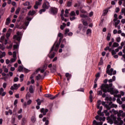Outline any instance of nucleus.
<instances>
[{
	"mask_svg": "<svg viewBox=\"0 0 125 125\" xmlns=\"http://www.w3.org/2000/svg\"><path fill=\"white\" fill-rule=\"evenodd\" d=\"M55 45H56V47H55ZM60 45V43H58L56 42H55L54 44V45H53V46L51 47V49L50 51V55L49 56V57L50 58V59H53V58H54L55 56V52H53V51H57V48H58V47H59ZM53 52V53H52Z\"/></svg>",
	"mask_w": 125,
	"mask_h": 125,
	"instance_id": "nucleus-1",
	"label": "nucleus"
},
{
	"mask_svg": "<svg viewBox=\"0 0 125 125\" xmlns=\"http://www.w3.org/2000/svg\"><path fill=\"white\" fill-rule=\"evenodd\" d=\"M50 7V4L49 2H48V1H47V0H45L42 5V9H41L39 11L40 14H42L43 12H45L46 10L49 9Z\"/></svg>",
	"mask_w": 125,
	"mask_h": 125,
	"instance_id": "nucleus-2",
	"label": "nucleus"
},
{
	"mask_svg": "<svg viewBox=\"0 0 125 125\" xmlns=\"http://www.w3.org/2000/svg\"><path fill=\"white\" fill-rule=\"evenodd\" d=\"M107 92H109L111 95L114 94V88L113 86V83H109L107 84Z\"/></svg>",
	"mask_w": 125,
	"mask_h": 125,
	"instance_id": "nucleus-3",
	"label": "nucleus"
},
{
	"mask_svg": "<svg viewBox=\"0 0 125 125\" xmlns=\"http://www.w3.org/2000/svg\"><path fill=\"white\" fill-rule=\"evenodd\" d=\"M104 84V87H103V88L104 89V91H103V95H102V97L103 98H106V93H107V92H108V88H107V86H108V85L107 84Z\"/></svg>",
	"mask_w": 125,
	"mask_h": 125,
	"instance_id": "nucleus-4",
	"label": "nucleus"
},
{
	"mask_svg": "<svg viewBox=\"0 0 125 125\" xmlns=\"http://www.w3.org/2000/svg\"><path fill=\"white\" fill-rule=\"evenodd\" d=\"M113 120L114 121V124H115L116 125L118 124V125H122L124 123L123 121H122L121 118L119 117L117 118V121L116 118H114Z\"/></svg>",
	"mask_w": 125,
	"mask_h": 125,
	"instance_id": "nucleus-5",
	"label": "nucleus"
},
{
	"mask_svg": "<svg viewBox=\"0 0 125 125\" xmlns=\"http://www.w3.org/2000/svg\"><path fill=\"white\" fill-rule=\"evenodd\" d=\"M60 93H58V94H56L55 96H53L52 94H45V97H47L48 98H50L51 100H54L56 98L58 97Z\"/></svg>",
	"mask_w": 125,
	"mask_h": 125,
	"instance_id": "nucleus-6",
	"label": "nucleus"
},
{
	"mask_svg": "<svg viewBox=\"0 0 125 125\" xmlns=\"http://www.w3.org/2000/svg\"><path fill=\"white\" fill-rule=\"evenodd\" d=\"M104 85H103V83L101 84L100 86L101 90L100 91H97L98 95H100L101 96H103V91H105L104 90Z\"/></svg>",
	"mask_w": 125,
	"mask_h": 125,
	"instance_id": "nucleus-7",
	"label": "nucleus"
},
{
	"mask_svg": "<svg viewBox=\"0 0 125 125\" xmlns=\"http://www.w3.org/2000/svg\"><path fill=\"white\" fill-rule=\"evenodd\" d=\"M58 11V10L57 8L52 7L51 8L50 14H51L52 15H57Z\"/></svg>",
	"mask_w": 125,
	"mask_h": 125,
	"instance_id": "nucleus-8",
	"label": "nucleus"
},
{
	"mask_svg": "<svg viewBox=\"0 0 125 125\" xmlns=\"http://www.w3.org/2000/svg\"><path fill=\"white\" fill-rule=\"evenodd\" d=\"M49 110L48 109H44V108H42L41 110V112L42 113L43 116H45L46 115V113H48Z\"/></svg>",
	"mask_w": 125,
	"mask_h": 125,
	"instance_id": "nucleus-9",
	"label": "nucleus"
},
{
	"mask_svg": "<svg viewBox=\"0 0 125 125\" xmlns=\"http://www.w3.org/2000/svg\"><path fill=\"white\" fill-rule=\"evenodd\" d=\"M35 87V86H33V85H30L29 86V91L30 93H34V88Z\"/></svg>",
	"mask_w": 125,
	"mask_h": 125,
	"instance_id": "nucleus-10",
	"label": "nucleus"
},
{
	"mask_svg": "<svg viewBox=\"0 0 125 125\" xmlns=\"http://www.w3.org/2000/svg\"><path fill=\"white\" fill-rule=\"evenodd\" d=\"M83 27V24L82 23H80L78 25V29L77 30V33H80L81 30H82Z\"/></svg>",
	"mask_w": 125,
	"mask_h": 125,
	"instance_id": "nucleus-11",
	"label": "nucleus"
},
{
	"mask_svg": "<svg viewBox=\"0 0 125 125\" xmlns=\"http://www.w3.org/2000/svg\"><path fill=\"white\" fill-rule=\"evenodd\" d=\"M102 104L103 106H104L107 110H111L110 107H109L108 105L107 104H106L105 102H102Z\"/></svg>",
	"mask_w": 125,
	"mask_h": 125,
	"instance_id": "nucleus-12",
	"label": "nucleus"
},
{
	"mask_svg": "<svg viewBox=\"0 0 125 125\" xmlns=\"http://www.w3.org/2000/svg\"><path fill=\"white\" fill-rule=\"evenodd\" d=\"M114 70V68H113L112 67H111V68H110V70H106V73H108V74L109 75H112V72Z\"/></svg>",
	"mask_w": 125,
	"mask_h": 125,
	"instance_id": "nucleus-13",
	"label": "nucleus"
},
{
	"mask_svg": "<svg viewBox=\"0 0 125 125\" xmlns=\"http://www.w3.org/2000/svg\"><path fill=\"white\" fill-rule=\"evenodd\" d=\"M51 71V72H55L56 71V65L55 64H54L53 66H52Z\"/></svg>",
	"mask_w": 125,
	"mask_h": 125,
	"instance_id": "nucleus-14",
	"label": "nucleus"
},
{
	"mask_svg": "<svg viewBox=\"0 0 125 125\" xmlns=\"http://www.w3.org/2000/svg\"><path fill=\"white\" fill-rule=\"evenodd\" d=\"M11 22V17H9L6 19V21L5 22V24L6 25H9V23H10Z\"/></svg>",
	"mask_w": 125,
	"mask_h": 125,
	"instance_id": "nucleus-15",
	"label": "nucleus"
},
{
	"mask_svg": "<svg viewBox=\"0 0 125 125\" xmlns=\"http://www.w3.org/2000/svg\"><path fill=\"white\" fill-rule=\"evenodd\" d=\"M83 25L84 26V27L85 28H86V27H87L88 23L87 22V21H85L83 20Z\"/></svg>",
	"mask_w": 125,
	"mask_h": 125,
	"instance_id": "nucleus-16",
	"label": "nucleus"
},
{
	"mask_svg": "<svg viewBox=\"0 0 125 125\" xmlns=\"http://www.w3.org/2000/svg\"><path fill=\"white\" fill-rule=\"evenodd\" d=\"M14 89L17 90V89H18V88L20 87V84H18V85L17 83H15V84H14Z\"/></svg>",
	"mask_w": 125,
	"mask_h": 125,
	"instance_id": "nucleus-17",
	"label": "nucleus"
},
{
	"mask_svg": "<svg viewBox=\"0 0 125 125\" xmlns=\"http://www.w3.org/2000/svg\"><path fill=\"white\" fill-rule=\"evenodd\" d=\"M35 14H36L35 11H29L28 15V16H33Z\"/></svg>",
	"mask_w": 125,
	"mask_h": 125,
	"instance_id": "nucleus-18",
	"label": "nucleus"
},
{
	"mask_svg": "<svg viewBox=\"0 0 125 125\" xmlns=\"http://www.w3.org/2000/svg\"><path fill=\"white\" fill-rule=\"evenodd\" d=\"M111 34L110 32H108L107 33V37H106V39L108 41H109V40H111Z\"/></svg>",
	"mask_w": 125,
	"mask_h": 125,
	"instance_id": "nucleus-19",
	"label": "nucleus"
},
{
	"mask_svg": "<svg viewBox=\"0 0 125 125\" xmlns=\"http://www.w3.org/2000/svg\"><path fill=\"white\" fill-rule=\"evenodd\" d=\"M70 31V29L69 28H66L64 32V36H66L68 35V33Z\"/></svg>",
	"mask_w": 125,
	"mask_h": 125,
	"instance_id": "nucleus-20",
	"label": "nucleus"
},
{
	"mask_svg": "<svg viewBox=\"0 0 125 125\" xmlns=\"http://www.w3.org/2000/svg\"><path fill=\"white\" fill-rule=\"evenodd\" d=\"M0 56H2V58H3V57H4L5 56H6V52H2V51L0 50Z\"/></svg>",
	"mask_w": 125,
	"mask_h": 125,
	"instance_id": "nucleus-21",
	"label": "nucleus"
},
{
	"mask_svg": "<svg viewBox=\"0 0 125 125\" xmlns=\"http://www.w3.org/2000/svg\"><path fill=\"white\" fill-rule=\"evenodd\" d=\"M118 46H119V44L117 42H114L113 45H112V47H118Z\"/></svg>",
	"mask_w": 125,
	"mask_h": 125,
	"instance_id": "nucleus-22",
	"label": "nucleus"
},
{
	"mask_svg": "<svg viewBox=\"0 0 125 125\" xmlns=\"http://www.w3.org/2000/svg\"><path fill=\"white\" fill-rule=\"evenodd\" d=\"M14 38H17V40H18V41H20V40L21 39V37L17 36V35H14Z\"/></svg>",
	"mask_w": 125,
	"mask_h": 125,
	"instance_id": "nucleus-23",
	"label": "nucleus"
},
{
	"mask_svg": "<svg viewBox=\"0 0 125 125\" xmlns=\"http://www.w3.org/2000/svg\"><path fill=\"white\" fill-rule=\"evenodd\" d=\"M24 67L23 66H22V65H19V67H18V70L19 71H22V70H23Z\"/></svg>",
	"mask_w": 125,
	"mask_h": 125,
	"instance_id": "nucleus-24",
	"label": "nucleus"
},
{
	"mask_svg": "<svg viewBox=\"0 0 125 125\" xmlns=\"http://www.w3.org/2000/svg\"><path fill=\"white\" fill-rule=\"evenodd\" d=\"M92 33V30L91 29H90V28H88L87 30H86V34H90Z\"/></svg>",
	"mask_w": 125,
	"mask_h": 125,
	"instance_id": "nucleus-25",
	"label": "nucleus"
},
{
	"mask_svg": "<svg viewBox=\"0 0 125 125\" xmlns=\"http://www.w3.org/2000/svg\"><path fill=\"white\" fill-rule=\"evenodd\" d=\"M108 12V9L104 10V12H103V16H106V15H107Z\"/></svg>",
	"mask_w": 125,
	"mask_h": 125,
	"instance_id": "nucleus-26",
	"label": "nucleus"
},
{
	"mask_svg": "<svg viewBox=\"0 0 125 125\" xmlns=\"http://www.w3.org/2000/svg\"><path fill=\"white\" fill-rule=\"evenodd\" d=\"M41 77H42V75L40 74H38V75H37L36 76L37 81H39V80H40Z\"/></svg>",
	"mask_w": 125,
	"mask_h": 125,
	"instance_id": "nucleus-27",
	"label": "nucleus"
},
{
	"mask_svg": "<svg viewBox=\"0 0 125 125\" xmlns=\"http://www.w3.org/2000/svg\"><path fill=\"white\" fill-rule=\"evenodd\" d=\"M20 10H21V8L19 7L18 9H17V10H16V14L17 15H18V14H19Z\"/></svg>",
	"mask_w": 125,
	"mask_h": 125,
	"instance_id": "nucleus-28",
	"label": "nucleus"
},
{
	"mask_svg": "<svg viewBox=\"0 0 125 125\" xmlns=\"http://www.w3.org/2000/svg\"><path fill=\"white\" fill-rule=\"evenodd\" d=\"M120 20L117 19V21H116V22L115 23V27H117L118 24H119V23H120Z\"/></svg>",
	"mask_w": 125,
	"mask_h": 125,
	"instance_id": "nucleus-29",
	"label": "nucleus"
},
{
	"mask_svg": "<svg viewBox=\"0 0 125 125\" xmlns=\"http://www.w3.org/2000/svg\"><path fill=\"white\" fill-rule=\"evenodd\" d=\"M15 120H16V118H12V119H11V123L14 125L15 124Z\"/></svg>",
	"mask_w": 125,
	"mask_h": 125,
	"instance_id": "nucleus-30",
	"label": "nucleus"
},
{
	"mask_svg": "<svg viewBox=\"0 0 125 125\" xmlns=\"http://www.w3.org/2000/svg\"><path fill=\"white\" fill-rule=\"evenodd\" d=\"M3 91H4V90L3 88H2V87H1V88H0V95L2 96V92H3Z\"/></svg>",
	"mask_w": 125,
	"mask_h": 125,
	"instance_id": "nucleus-31",
	"label": "nucleus"
},
{
	"mask_svg": "<svg viewBox=\"0 0 125 125\" xmlns=\"http://www.w3.org/2000/svg\"><path fill=\"white\" fill-rule=\"evenodd\" d=\"M36 102H37L38 105L39 106H40V105H41V101H40V99H37V100H36Z\"/></svg>",
	"mask_w": 125,
	"mask_h": 125,
	"instance_id": "nucleus-32",
	"label": "nucleus"
},
{
	"mask_svg": "<svg viewBox=\"0 0 125 125\" xmlns=\"http://www.w3.org/2000/svg\"><path fill=\"white\" fill-rule=\"evenodd\" d=\"M31 121H32V123H35V122H36V118H35V117H34V116L32 117Z\"/></svg>",
	"mask_w": 125,
	"mask_h": 125,
	"instance_id": "nucleus-33",
	"label": "nucleus"
},
{
	"mask_svg": "<svg viewBox=\"0 0 125 125\" xmlns=\"http://www.w3.org/2000/svg\"><path fill=\"white\" fill-rule=\"evenodd\" d=\"M17 55V53L16 51H14V52H13V58L14 59H15V58H16Z\"/></svg>",
	"mask_w": 125,
	"mask_h": 125,
	"instance_id": "nucleus-34",
	"label": "nucleus"
},
{
	"mask_svg": "<svg viewBox=\"0 0 125 125\" xmlns=\"http://www.w3.org/2000/svg\"><path fill=\"white\" fill-rule=\"evenodd\" d=\"M72 2H71V1H68V2H67V7H71L72 5Z\"/></svg>",
	"mask_w": 125,
	"mask_h": 125,
	"instance_id": "nucleus-35",
	"label": "nucleus"
},
{
	"mask_svg": "<svg viewBox=\"0 0 125 125\" xmlns=\"http://www.w3.org/2000/svg\"><path fill=\"white\" fill-rule=\"evenodd\" d=\"M30 3L29 1H26L25 3H23V5L24 6H29L30 5Z\"/></svg>",
	"mask_w": 125,
	"mask_h": 125,
	"instance_id": "nucleus-36",
	"label": "nucleus"
},
{
	"mask_svg": "<svg viewBox=\"0 0 125 125\" xmlns=\"http://www.w3.org/2000/svg\"><path fill=\"white\" fill-rule=\"evenodd\" d=\"M81 18H88V16L87 15H85L84 14H82L81 15Z\"/></svg>",
	"mask_w": 125,
	"mask_h": 125,
	"instance_id": "nucleus-37",
	"label": "nucleus"
},
{
	"mask_svg": "<svg viewBox=\"0 0 125 125\" xmlns=\"http://www.w3.org/2000/svg\"><path fill=\"white\" fill-rule=\"evenodd\" d=\"M5 36H1L0 37V42H2L4 41Z\"/></svg>",
	"mask_w": 125,
	"mask_h": 125,
	"instance_id": "nucleus-38",
	"label": "nucleus"
},
{
	"mask_svg": "<svg viewBox=\"0 0 125 125\" xmlns=\"http://www.w3.org/2000/svg\"><path fill=\"white\" fill-rule=\"evenodd\" d=\"M111 53H112V56H115V54H116V51H115V50H112Z\"/></svg>",
	"mask_w": 125,
	"mask_h": 125,
	"instance_id": "nucleus-39",
	"label": "nucleus"
},
{
	"mask_svg": "<svg viewBox=\"0 0 125 125\" xmlns=\"http://www.w3.org/2000/svg\"><path fill=\"white\" fill-rule=\"evenodd\" d=\"M70 15L71 16H76V13L75 12H74V11H72V12H71Z\"/></svg>",
	"mask_w": 125,
	"mask_h": 125,
	"instance_id": "nucleus-40",
	"label": "nucleus"
},
{
	"mask_svg": "<svg viewBox=\"0 0 125 125\" xmlns=\"http://www.w3.org/2000/svg\"><path fill=\"white\" fill-rule=\"evenodd\" d=\"M58 36H59V37H60V38H62L63 37V35L62 34V33H61V32H60V33H59L58 34Z\"/></svg>",
	"mask_w": 125,
	"mask_h": 125,
	"instance_id": "nucleus-41",
	"label": "nucleus"
},
{
	"mask_svg": "<svg viewBox=\"0 0 125 125\" xmlns=\"http://www.w3.org/2000/svg\"><path fill=\"white\" fill-rule=\"evenodd\" d=\"M64 10H63V9L62 10L61 14V18L62 17V16L64 15Z\"/></svg>",
	"mask_w": 125,
	"mask_h": 125,
	"instance_id": "nucleus-42",
	"label": "nucleus"
},
{
	"mask_svg": "<svg viewBox=\"0 0 125 125\" xmlns=\"http://www.w3.org/2000/svg\"><path fill=\"white\" fill-rule=\"evenodd\" d=\"M103 60L102 58H101V60H100L99 64H103Z\"/></svg>",
	"mask_w": 125,
	"mask_h": 125,
	"instance_id": "nucleus-43",
	"label": "nucleus"
},
{
	"mask_svg": "<svg viewBox=\"0 0 125 125\" xmlns=\"http://www.w3.org/2000/svg\"><path fill=\"white\" fill-rule=\"evenodd\" d=\"M13 47V44H10L9 46H7V49H12Z\"/></svg>",
	"mask_w": 125,
	"mask_h": 125,
	"instance_id": "nucleus-44",
	"label": "nucleus"
},
{
	"mask_svg": "<svg viewBox=\"0 0 125 125\" xmlns=\"http://www.w3.org/2000/svg\"><path fill=\"white\" fill-rule=\"evenodd\" d=\"M108 83V79H104V84H107Z\"/></svg>",
	"mask_w": 125,
	"mask_h": 125,
	"instance_id": "nucleus-45",
	"label": "nucleus"
},
{
	"mask_svg": "<svg viewBox=\"0 0 125 125\" xmlns=\"http://www.w3.org/2000/svg\"><path fill=\"white\" fill-rule=\"evenodd\" d=\"M93 125H99V124H98V123H97V122L95 120L93 121Z\"/></svg>",
	"mask_w": 125,
	"mask_h": 125,
	"instance_id": "nucleus-46",
	"label": "nucleus"
},
{
	"mask_svg": "<svg viewBox=\"0 0 125 125\" xmlns=\"http://www.w3.org/2000/svg\"><path fill=\"white\" fill-rule=\"evenodd\" d=\"M122 13L124 14V15L125 16V8H122L121 9Z\"/></svg>",
	"mask_w": 125,
	"mask_h": 125,
	"instance_id": "nucleus-47",
	"label": "nucleus"
},
{
	"mask_svg": "<svg viewBox=\"0 0 125 125\" xmlns=\"http://www.w3.org/2000/svg\"><path fill=\"white\" fill-rule=\"evenodd\" d=\"M111 107H112V108H117L118 106H117V105H116L115 104H113V103H112V104L111 105Z\"/></svg>",
	"mask_w": 125,
	"mask_h": 125,
	"instance_id": "nucleus-48",
	"label": "nucleus"
},
{
	"mask_svg": "<svg viewBox=\"0 0 125 125\" xmlns=\"http://www.w3.org/2000/svg\"><path fill=\"white\" fill-rule=\"evenodd\" d=\"M10 35H11V34L9 32H7L6 33V38H7V39H8L9 37H10Z\"/></svg>",
	"mask_w": 125,
	"mask_h": 125,
	"instance_id": "nucleus-49",
	"label": "nucleus"
},
{
	"mask_svg": "<svg viewBox=\"0 0 125 125\" xmlns=\"http://www.w3.org/2000/svg\"><path fill=\"white\" fill-rule=\"evenodd\" d=\"M47 67V64H44V65H43V68L44 69V71H45V69H46Z\"/></svg>",
	"mask_w": 125,
	"mask_h": 125,
	"instance_id": "nucleus-50",
	"label": "nucleus"
},
{
	"mask_svg": "<svg viewBox=\"0 0 125 125\" xmlns=\"http://www.w3.org/2000/svg\"><path fill=\"white\" fill-rule=\"evenodd\" d=\"M27 20L30 22V21L32 20V18H30L29 17H26Z\"/></svg>",
	"mask_w": 125,
	"mask_h": 125,
	"instance_id": "nucleus-51",
	"label": "nucleus"
},
{
	"mask_svg": "<svg viewBox=\"0 0 125 125\" xmlns=\"http://www.w3.org/2000/svg\"><path fill=\"white\" fill-rule=\"evenodd\" d=\"M18 81H19L18 77H15V78L14 79V82H15V83H16V82H18Z\"/></svg>",
	"mask_w": 125,
	"mask_h": 125,
	"instance_id": "nucleus-52",
	"label": "nucleus"
},
{
	"mask_svg": "<svg viewBox=\"0 0 125 125\" xmlns=\"http://www.w3.org/2000/svg\"><path fill=\"white\" fill-rule=\"evenodd\" d=\"M6 86H7V83H6V82H4V83H3V88H6Z\"/></svg>",
	"mask_w": 125,
	"mask_h": 125,
	"instance_id": "nucleus-53",
	"label": "nucleus"
},
{
	"mask_svg": "<svg viewBox=\"0 0 125 125\" xmlns=\"http://www.w3.org/2000/svg\"><path fill=\"white\" fill-rule=\"evenodd\" d=\"M18 46H19L18 44H16L14 45L13 48L14 49H17L18 48Z\"/></svg>",
	"mask_w": 125,
	"mask_h": 125,
	"instance_id": "nucleus-54",
	"label": "nucleus"
},
{
	"mask_svg": "<svg viewBox=\"0 0 125 125\" xmlns=\"http://www.w3.org/2000/svg\"><path fill=\"white\" fill-rule=\"evenodd\" d=\"M111 68V64H108L106 68V70H110V68Z\"/></svg>",
	"mask_w": 125,
	"mask_h": 125,
	"instance_id": "nucleus-55",
	"label": "nucleus"
},
{
	"mask_svg": "<svg viewBox=\"0 0 125 125\" xmlns=\"http://www.w3.org/2000/svg\"><path fill=\"white\" fill-rule=\"evenodd\" d=\"M15 11V8H14V7H12L11 8V13H14V12Z\"/></svg>",
	"mask_w": 125,
	"mask_h": 125,
	"instance_id": "nucleus-56",
	"label": "nucleus"
},
{
	"mask_svg": "<svg viewBox=\"0 0 125 125\" xmlns=\"http://www.w3.org/2000/svg\"><path fill=\"white\" fill-rule=\"evenodd\" d=\"M22 117H23L22 115H20L18 117V120H21V119H22Z\"/></svg>",
	"mask_w": 125,
	"mask_h": 125,
	"instance_id": "nucleus-57",
	"label": "nucleus"
},
{
	"mask_svg": "<svg viewBox=\"0 0 125 125\" xmlns=\"http://www.w3.org/2000/svg\"><path fill=\"white\" fill-rule=\"evenodd\" d=\"M36 4H37V6L38 7V6L41 5V3L40 2V1L39 0V1H36Z\"/></svg>",
	"mask_w": 125,
	"mask_h": 125,
	"instance_id": "nucleus-58",
	"label": "nucleus"
},
{
	"mask_svg": "<svg viewBox=\"0 0 125 125\" xmlns=\"http://www.w3.org/2000/svg\"><path fill=\"white\" fill-rule=\"evenodd\" d=\"M15 61H16V59L14 58H12V59H11V62H15Z\"/></svg>",
	"mask_w": 125,
	"mask_h": 125,
	"instance_id": "nucleus-59",
	"label": "nucleus"
},
{
	"mask_svg": "<svg viewBox=\"0 0 125 125\" xmlns=\"http://www.w3.org/2000/svg\"><path fill=\"white\" fill-rule=\"evenodd\" d=\"M112 105V102L111 101L110 102H109V104H108V106L109 107H110V109H111V108H112V107H111Z\"/></svg>",
	"mask_w": 125,
	"mask_h": 125,
	"instance_id": "nucleus-60",
	"label": "nucleus"
},
{
	"mask_svg": "<svg viewBox=\"0 0 125 125\" xmlns=\"http://www.w3.org/2000/svg\"><path fill=\"white\" fill-rule=\"evenodd\" d=\"M117 42H120L121 41V37H117Z\"/></svg>",
	"mask_w": 125,
	"mask_h": 125,
	"instance_id": "nucleus-61",
	"label": "nucleus"
},
{
	"mask_svg": "<svg viewBox=\"0 0 125 125\" xmlns=\"http://www.w3.org/2000/svg\"><path fill=\"white\" fill-rule=\"evenodd\" d=\"M31 103H32V100H28V101H27V105H30Z\"/></svg>",
	"mask_w": 125,
	"mask_h": 125,
	"instance_id": "nucleus-62",
	"label": "nucleus"
},
{
	"mask_svg": "<svg viewBox=\"0 0 125 125\" xmlns=\"http://www.w3.org/2000/svg\"><path fill=\"white\" fill-rule=\"evenodd\" d=\"M119 11H120V8L117 7L116 8V13H119Z\"/></svg>",
	"mask_w": 125,
	"mask_h": 125,
	"instance_id": "nucleus-63",
	"label": "nucleus"
},
{
	"mask_svg": "<svg viewBox=\"0 0 125 125\" xmlns=\"http://www.w3.org/2000/svg\"><path fill=\"white\" fill-rule=\"evenodd\" d=\"M122 107L123 110H125V104H123L122 105Z\"/></svg>",
	"mask_w": 125,
	"mask_h": 125,
	"instance_id": "nucleus-64",
	"label": "nucleus"
}]
</instances>
